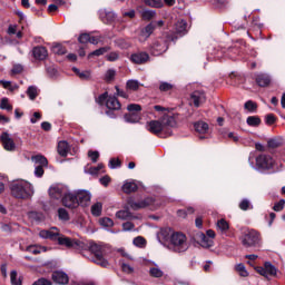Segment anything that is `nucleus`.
Listing matches in <instances>:
<instances>
[{
  "label": "nucleus",
  "mask_w": 285,
  "mask_h": 285,
  "mask_svg": "<svg viewBox=\"0 0 285 285\" xmlns=\"http://www.w3.org/2000/svg\"><path fill=\"white\" fill-rule=\"evenodd\" d=\"M217 228L220 230V233H226L230 226L228 225V222L226 219L222 218L216 224Z\"/></svg>",
  "instance_id": "ea45409f"
},
{
  "label": "nucleus",
  "mask_w": 285,
  "mask_h": 285,
  "mask_svg": "<svg viewBox=\"0 0 285 285\" xmlns=\"http://www.w3.org/2000/svg\"><path fill=\"white\" fill-rule=\"evenodd\" d=\"M239 208L240 210H248V208H250V200L249 199H243L240 203H239Z\"/></svg>",
  "instance_id": "0e129e2a"
},
{
  "label": "nucleus",
  "mask_w": 285,
  "mask_h": 285,
  "mask_svg": "<svg viewBox=\"0 0 285 285\" xmlns=\"http://www.w3.org/2000/svg\"><path fill=\"white\" fill-rule=\"evenodd\" d=\"M58 218L60 219V222H69L70 214H68V210H66V208H59L58 209Z\"/></svg>",
  "instance_id": "58836bf2"
},
{
  "label": "nucleus",
  "mask_w": 285,
  "mask_h": 285,
  "mask_svg": "<svg viewBox=\"0 0 285 285\" xmlns=\"http://www.w3.org/2000/svg\"><path fill=\"white\" fill-rule=\"evenodd\" d=\"M153 204H155V199L153 197H147L140 202H128V205L131 210H140V208H148V206H153Z\"/></svg>",
  "instance_id": "f8f14e48"
},
{
  "label": "nucleus",
  "mask_w": 285,
  "mask_h": 285,
  "mask_svg": "<svg viewBox=\"0 0 285 285\" xmlns=\"http://www.w3.org/2000/svg\"><path fill=\"white\" fill-rule=\"evenodd\" d=\"M126 124H139L141 121V114L129 112L124 115Z\"/></svg>",
  "instance_id": "393cba45"
},
{
  "label": "nucleus",
  "mask_w": 285,
  "mask_h": 285,
  "mask_svg": "<svg viewBox=\"0 0 285 285\" xmlns=\"http://www.w3.org/2000/svg\"><path fill=\"white\" fill-rule=\"evenodd\" d=\"M104 168V164H98L97 167H91L88 169V174L89 175H98L99 174V170H101Z\"/></svg>",
  "instance_id": "680f3d73"
},
{
  "label": "nucleus",
  "mask_w": 285,
  "mask_h": 285,
  "mask_svg": "<svg viewBox=\"0 0 285 285\" xmlns=\"http://www.w3.org/2000/svg\"><path fill=\"white\" fill-rule=\"evenodd\" d=\"M194 128H195V131L199 132L200 135H205V132H208V124L204 121L195 122Z\"/></svg>",
  "instance_id": "c756f323"
},
{
  "label": "nucleus",
  "mask_w": 285,
  "mask_h": 285,
  "mask_svg": "<svg viewBox=\"0 0 285 285\" xmlns=\"http://www.w3.org/2000/svg\"><path fill=\"white\" fill-rule=\"evenodd\" d=\"M11 285H21V279H17V271L10 273Z\"/></svg>",
  "instance_id": "5fc2aeb1"
},
{
  "label": "nucleus",
  "mask_w": 285,
  "mask_h": 285,
  "mask_svg": "<svg viewBox=\"0 0 285 285\" xmlns=\"http://www.w3.org/2000/svg\"><path fill=\"white\" fill-rule=\"evenodd\" d=\"M122 230L125 233L130 232V230H135V224H132L131 222H126L122 224Z\"/></svg>",
  "instance_id": "69168bd1"
},
{
  "label": "nucleus",
  "mask_w": 285,
  "mask_h": 285,
  "mask_svg": "<svg viewBox=\"0 0 285 285\" xmlns=\"http://www.w3.org/2000/svg\"><path fill=\"white\" fill-rule=\"evenodd\" d=\"M70 188L63 184H55L49 188L51 199H63Z\"/></svg>",
  "instance_id": "0eeeda50"
},
{
  "label": "nucleus",
  "mask_w": 285,
  "mask_h": 285,
  "mask_svg": "<svg viewBox=\"0 0 285 285\" xmlns=\"http://www.w3.org/2000/svg\"><path fill=\"white\" fill-rule=\"evenodd\" d=\"M134 245L138 246V248H144V246H146V239L141 236H138L134 238Z\"/></svg>",
  "instance_id": "603ef678"
},
{
  "label": "nucleus",
  "mask_w": 285,
  "mask_h": 285,
  "mask_svg": "<svg viewBox=\"0 0 285 285\" xmlns=\"http://www.w3.org/2000/svg\"><path fill=\"white\" fill-rule=\"evenodd\" d=\"M153 32H155V23L150 22L149 24H147L141 31H140V35H139V41L140 42H144L146 41L147 39L150 38V35H153Z\"/></svg>",
  "instance_id": "6ab92c4d"
},
{
  "label": "nucleus",
  "mask_w": 285,
  "mask_h": 285,
  "mask_svg": "<svg viewBox=\"0 0 285 285\" xmlns=\"http://www.w3.org/2000/svg\"><path fill=\"white\" fill-rule=\"evenodd\" d=\"M126 86L127 90L137 91L139 90V86H141V83L139 82V80H128Z\"/></svg>",
  "instance_id": "79ce46f5"
},
{
  "label": "nucleus",
  "mask_w": 285,
  "mask_h": 285,
  "mask_svg": "<svg viewBox=\"0 0 285 285\" xmlns=\"http://www.w3.org/2000/svg\"><path fill=\"white\" fill-rule=\"evenodd\" d=\"M110 96H108V92H104L102 95H100L98 98H97V104H99L100 106H104V104H106V101H108V98Z\"/></svg>",
  "instance_id": "13d9d810"
},
{
  "label": "nucleus",
  "mask_w": 285,
  "mask_h": 285,
  "mask_svg": "<svg viewBox=\"0 0 285 285\" xmlns=\"http://www.w3.org/2000/svg\"><path fill=\"white\" fill-rule=\"evenodd\" d=\"M116 46H118V48H121L122 50H128V48H130L131 45L126 39L119 38L116 40Z\"/></svg>",
  "instance_id": "37998d69"
},
{
  "label": "nucleus",
  "mask_w": 285,
  "mask_h": 285,
  "mask_svg": "<svg viewBox=\"0 0 285 285\" xmlns=\"http://www.w3.org/2000/svg\"><path fill=\"white\" fill-rule=\"evenodd\" d=\"M76 197L78 199V206H90V199L92 195L86 189L76 190Z\"/></svg>",
  "instance_id": "ddd939ff"
},
{
  "label": "nucleus",
  "mask_w": 285,
  "mask_h": 285,
  "mask_svg": "<svg viewBox=\"0 0 285 285\" xmlns=\"http://www.w3.org/2000/svg\"><path fill=\"white\" fill-rule=\"evenodd\" d=\"M147 130L158 137H167L166 134H164L166 132V129L164 128L161 120H151L147 122Z\"/></svg>",
  "instance_id": "6e6552de"
},
{
  "label": "nucleus",
  "mask_w": 285,
  "mask_h": 285,
  "mask_svg": "<svg viewBox=\"0 0 285 285\" xmlns=\"http://www.w3.org/2000/svg\"><path fill=\"white\" fill-rule=\"evenodd\" d=\"M121 269L124 273H127V275H132V273H135V268L126 263L121 264Z\"/></svg>",
  "instance_id": "6e6d98bb"
},
{
  "label": "nucleus",
  "mask_w": 285,
  "mask_h": 285,
  "mask_svg": "<svg viewBox=\"0 0 285 285\" xmlns=\"http://www.w3.org/2000/svg\"><path fill=\"white\" fill-rule=\"evenodd\" d=\"M27 95L31 101H35L37 97H39V88H37V86H29Z\"/></svg>",
  "instance_id": "7c9ffc66"
},
{
  "label": "nucleus",
  "mask_w": 285,
  "mask_h": 285,
  "mask_svg": "<svg viewBox=\"0 0 285 285\" xmlns=\"http://www.w3.org/2000/svg\"><path fill=\"white\" fill-rule=\"evenodd\" d=\"M145 6H148L149 8H164V1L163 0H145Z\"/></svg>",
  "instance_id": "4c0bfd02"
},
{
  "label": "nucleus",
  "mask_w": 285,
  "mask_h": 285,
  "mask_svg": "<svg viewBox=\"0 0 285 285\" xmlns=\"http://www.w3.org/2000/svg\"><path fill=\"white\" fill-rule=\"evenodd\" d=\"M275 164V160H273V157L268 155H259L256 157V168L261 173H264V170H271Z\"/></svg>",
  "instance_id": "39448f33"
},
{
  "label": "nucleus",
  "mask_w": 285,
  "mask_h": 285,
  "mask_svg": "<svg viewBox=\"0 0 285 285\" xmlns=\"http://www.w3.org/2000/svg\"><path fill=\"white\" fill-rule=\"evenodd\" d=\"M39 235L42 239H51L52 242H59L61 237V233L57 227H51L50 229H43L39 233Z\"/></svg>",
  "instance_id": "9b49d317"
},
{
  "label": "nucleus",
  "mask_w": 285,
  "mask_h": 285,
  "mask_svg": "<svg viewBox=\"0 0 285 285\" xmlns=\"http://www.w3.org/2000/svg\"><path fill=\"white\" fill-rule=\"evenodd\" d=\"M265 275L266 277H268V275H277V268L274 265H272L271 262L265 263Z\"/></svg>",
  "instance_id": "f704fd0d"
},
{
  "label": "nucleus",
  "mask_w": 285,
  "mask_h": 285,
  "mask_svg": "<svg viewBox=\"0 0 285 285\" xmlns=\"http://www.w3.org/2000/svg\"><path fill=\"white\" fill-rule=\"evenodd\" d=\"M10 190L16 199H30L35 195V187L26 180H17L11 183Z\"/></svg>",
  "instance_id": "f257e3e1"
},
{
  "label": "nucleus",
  "mask_w": 285,
  "mask_h": 285,
  "mask_svg": "<svg viewBox=\"0 0 285 285\" xmlns=\"http://www.w3.org/2000/svg\"><path fill=\"white\" fill-rule=\"evenodd\" d=\"M52 52H55V55H66L68 51L62 45L56 43L52 46Z\"/></svg>",
  "instance_id": "c03bdc74"
},
{
  "label": "nucleus",
  "mask_w": 285,
  "mask_h": 285,
  "mask_svg": "<svg viewBox=\"0 0 285 285\" xmlns=\"http://www.w3.org/2000/svg\"><path fill=\"white\" fill-rule=\"evenodd\" d=\"M149 275H150V277L160 278V277H164V271H161V268H159V266L150 267Z\"/></svg>",
  "instance_id": "c9c22d12"
},
{
  "label": "nucleus",
  "mask_w": 285,
  "mask_h": 285,
  "mask_svg": "<svg viewBox=\"0 0 285 285\" xmlns=\"http://www.w3.org/2000/svg\"><path fill=\"white\" fill-rule=\"evenodd\" d=\"M164 128H165V135L168 137L173 135V131H170V128H175L177 126V120H175V117L173 116H164L160 119Z\"/></svg>",
  "instance_id": "4468645a"
},
{
  "label": "nucleus",
  "mask_w": 285,
  "mask_h": 285,
  "mask_svg": "<svg viewBox=\"0 0 285 285\" xmlns=\"http://www.w3.org/2000/svg\"><path fill=\"white\" fill-rule=\"evenodd\" d=\"M196 239L203 248H213L215 242L213 238L206 236V234L199 232L196 234Z\"/></svg>",
  "instance_id": "dca6fc26"
},
{
  "label": "nucleus",
  "mask_w": 285,
  "mask_h": 285,
  "mask_svg": "<svg viewBox=\"0 0 285 285\" xmlns=\"http://www.w3.org/2000/svg\"><path fill=\"white\" fill-rule=\"evenodd\" d=\"M88 157L91 159V161L94 164H97V161L99 159V151L89 150L88 151Z\"/></svg>",
  "instance_id": "052dcab7"
},
{
  "label": "nucleus",
  "mask_w": 285,
  "mask_h": 285,
  "mask_svg": "<svg viewBox=\"0 0 285 285\" xmlns=\"http://www.w3.org/2000/svg\"><path fill=\"white\" fill-rule=\"evenodd\" d=\"M149 59L150 56L148 55V52L145 51H139L130 56V61H132V63H137L138 66H141V63H146Z\"/></svg>",
  "instance_id": "f3484780"
},
{
  "label": "nucleus",
  "mask_w": 285,
  "mask_h": 285,
  "mask_svg": "<svg viewBox=\"0 0 285 285\" xmlns=\"http://www.w3.org/2000/svg\"><path fill=\"white\" fill-rule=\"evenodd\" d=\"M27 253H31L32 255H39L41 253H46L47 248L43 246L30 245L26 247Z\"/></svg>",
  "instance_id": "cd10ccee"
},
{
  "label": "nucleus",
  "mask_w": 285,
  "mask_h": 285,
  "mask_svg": "<svg viewBox=\"0 0 285 285\" xmlns=\"http://www.w3.org/2000/svg\"><path fill=\"white\" fill-rule=\"evenodd\" d=\"M89 250L94 255V257H91V262L98 264V266H102V268H108V266H110L108 261L104 258V247L101 245L90 243Z\"/></svg>",
  "instance_id": "7ed1b4c3"
},
{
  "label": "nucleus",
  "mask_w": 285,
  "mask_h": 285,
  "mask_svg": "<svg viewBox=\"0 0 285 285\" xmlns=\"http://www.w3.org/2000/svg\"><path fill=\"white\" fill-rule=\"evenodd\" d=\"M259 124H262V119H259V117H257V116L247 117L248 126L257 127V126H259Z\"/></svg>",
  "instance_id": "a18cd8bd"
},
{
  "label": "nucleus",
  "mask_w": 285,
  "mask_h": 285,
  "mask_svg": "<svg viewBox=\"0 0 285 285\" xmlns=\"http://www.w3.org/2000/svg\"><path fill=\"white\" fill-rule=\"evenodd\" d=\"M62 206L66 208H79V199L77 198V190L72 191L70 189L67 190L65 197L61 199Z\"/></svg>",
  "instance_id": "423d86ee"
},
{
  "label": "nucleus",
  "mask_w": 285,
  "mask_h": 285,
  "mask_svg": "<svg viewBox=\"0 0 285 285\" xmlns=\"http://www.w3.org/2000/svg\"><path fill=\"white\" fill-rule=\"evenodd\" d=\"M137 184L135 181H127L122 185V190L127 194L130 195V193H136L137 190Z\"/></svg>",
  "instance_id": "c85d7f7f"
},
{
  "label": "nucleus",
  "mask_w": 285,
  "mask_h": 285,
  "mask_svg": "<svg viewBox=\"0 0 285 285\" xmlns=\"http://www.w3.org/2000/svg\"><path fill=\"white\" fill-rule=\"evenodd\" d=\"M58 244H60V246H67V248H75V246H79V240L60 236V238H58Z\"/></svg>",
  "instance_id": "5701e85b"
},
{
  "label": "nucleus",
  "mask_w": 285,
  "mask_h": 285,
  "mask_svg": "<svg viewBox=\"0 0 285 285\" xmlns=\"http://www.w3.org/2000/svg\"><path fill=\"white\" fill-rule=\"evenodd\" d=\"M236 271L239 272L240 277H248V272L246 271V266H244V264H238L236 266Z\"/></svg>",
  "instance_id": "864d4df0"
},
{
  "label": "nucleus",
  "mask_w": 285,
  "mask_h": 285,
  "mask_svg": "<svg viewBox=\"0 0 285 285\" xmlns=\"http://www.w3.org/2000/svg\"><path fill=\"white\" fill-rule=\"evenodd\" d=\"M190 99L196 108H199L200 104L206 101V94L202 91H194L190 96Z\"/></svg>",
  "instance_id": "aec40b11"
},
{
  "label": "nucleus",
  "mask_w": 285,
  "mask_h": 285,
  "mask_svg": "<svg viewBox=\"0 0 285 285\" xmlns=\"http://www.w3.org/2000/svg\"><path fill=\"white\" fill-rule=\"evenodd\" d=\"M127 110L129 112H137V114H139V112H141V105L130 104V105L127 106Z\"/></svg>",
  "instance_id": "3c124183"
},
{
  "label": "nucleus",
  "mask_w": 285,
  "mask_h": 285,
  "mask_svg": "<svg viewBox=\"0 0 285 285\" xmlns=\"http://www.w3.org/2000/svg\"><path fill=\"white\" fill-rule=\"evenodd\" d=\"M99 224L102 226V228H112L115 226V222H112V219L109 217L100 218Z\"/></svg>",
  "instance_id": "e433bc0d"
},
{
  "label": "nucleus",
  "mask_w": 285,
  "mask_h": 285,
  "mask_svg": "<svg viewBox=\"0 0 285 285\" xmlns=\"http://www.w3.org/2000/svg\"><path fill=\"white\" fill-rule=\"evenodd\" d=\"M107 61H117L119 59V52L112 51L106 56Z\"/></svg>",
  "instance_id": "e2e57ef3"
},
{
  "label": "nucleus",
  "mask_w": 285,
  "mask_h": 285,
  "mask_svg": "<svg viewBox=\"0 0 285 285\" xmlns=\"http://www.w3.org/2000/svg\"><path fill=\"white\" fill-rule=\"evenodd\" d=\"M284 204L285 200L281 199L278 203H276L273 207V210H275L276 213H279L281 210H284Z\"/></svg>",
  "instance_id": "338daca9"
},
{
  "label": "nucleus",
  "mask_w": 285,
  "mask_h": 285,
  "mask_svg": "<svg viewBox=\"0 0 285 285\" xmlns=\"http://www.w3.org/2000/svg\"><path fill=\"white\" fill-rule=\"evenodd\" d=\"M244 108L249 112H255L257 110V104L253 102L252 100H248L245 102Z\"/></svg>",
  "instance_id": "8fccbe9b"
},
{
  "label": "nucleus",
  "mask_w": 285,
  "mask_h": 285,
  "mask_svg": "<svg viewBox=\"0 0 285 285\" xmlns=\"http://www.w3.org/2000/svg\"><path fill=\"white\" fill-rule=\"evenodd\" d=\"M102 21L105 23H110V21H114L115 20V13L114 12H102L100 14Z\"/></svg>",
  "instance_id": "de8ad7c7"
},
{
  "label": "nucleus",
  "mask_w": 285,
  "mask_h": 285,
  "mask_svg": "<svg viewBox=\"0 0 285 285\" xmlns=\"http://www.w3.org/2000/svg\"><path fill=\"white\" fill-rule=\"evenodd\" d=\"M106 108L108 110H121V102L115 96H109L106 101Z\"/></svg>",
  "instance_id": "412c9836"
},
{
  "label": "nucleus",
  "mask_w": 285,
  "mask_h": 285,
  "mask_svg": "<svg viewBox=\"0 0 285 285\" xmlns=\"http://www.w3.org/2000/svg\"><path fill=\"white\" fill-rule=\"evenodd\" d=\"M51 279L55 284L58 285H68V282H70V277H68V274L61 271H56L51 275Z\"/></svg>",
  "instance_id": "2eb2a0df"
},
{
  "label": "nucleus",
  "mask_w": 285,
  "mask_h": 285,
  "mask_svg": "<svg viewBox=\"0 0 285 285\" xmlns=\"http://www.w3.org/2000/svg\"><path fill=\"white\" fill-rule=\"evenodd\" d=\"M0 141L2 144V148H4L7 153H14V150H17V144H14V139H12L8 131H3L1 134Z\"/></svg>",
  "instance_id": "9d476101"
},
{
  "label": "nucleus",
  "mask_w": 285,
  "mask_h": 285,
  "mask_svg": "<svg viewBox=\"0 0 285 285\" xmlns=\"http://www.w3.org/2000/svg\"><path fill=\"white\" fill-rule=\"evenodd\" d=\"M104 206L101 205V203H96L91 206V215H94L95 217H99L101 215V210H102Z\"/></svg>",
  "instance_id": "a19ab883"
},
{
  "label": "nucleus",
  "mask_w": 285,
  "mask_h": 285,
  "mask_svg": "<svg viewBox=\"0 0 285 285\" xmlns=\"http://www.w3.org/2000/svg\"><path fill=\"white\" fill-rule=\"evenodd\" d=\"M170 249L174 250V253H186V250H188V240L186 235L179 232L171 234Z\"/></svg>",
  "instance_id": "f03ea898"
},
{
  "label": "nucleus",
  "mask_w": 285,
  "mask_h": 285,
  "mask_svg": "<svg viewBox=\"0 0 285 285\" xmlns=\"http://www.w3.org/2000/svg\"><path fill=\"white\" fill-rule=\"evenodd\" d=\"M140 14L145 21H150V19H155V17H157V11L145 9L140 12Z\"/></svg>",
  "instance_id": "2f4dec72"
},
{
  "label": "nucleus",
  "mask_w": 285,
  "mask_h": 285,
  "mask_svg": "<svg viewBox=\"0 0 285 285\" xmlns=\"http://www.w3.org/2000/svg\"><path fill=\"white\" fill-rule=\"evenodd\" d=\"M159 90L161 92H168V90H173V85L170 82H160Z\"/></svg>",
  "instance_id": "4d7b16f0"
},
{
  "label": "nucleus",
  "mask_w": 285,
  "mask_h": 285,
  "mask_svg": "<svg viewBox=\"0 0 285 285\" xmlns=\"http://www.w3.org/2000/svg\"><path fill=\"white\" fill-rule=\"evenodd\" d=\"M31 160L38 164V166H42V167L48 166V158L46 156L37 155L31 157Z\"/></svg>",
  "instance_id": "72a5a7b5"
},
{
  "label": "nucleus",
  "mask_w": 285,
  "mask_h": 285,
  "mask_svg": "<svg viewBox=\"0 0 285 285\" xmlns=\"http://www.w3.org/2000/svg\"><path fill=\"white\" fill-rule=\"evenodd\" d=\"M68 153H70V145L68 141L61 140L58 142V154L60 157H68Z\"/></svg>",
  "instance_id": "a878e982"
},
{
  "label": "nucleus",
  "mask_w": 285,
  "mask_h": 285,
  "mask_svg": "<svg viewBox=\"0 0 285 285\" xmlns=\"http://www.w3.org/2000/svg\"><path fill=\"white\" fill-rule=\"evenodd\" d=\"M256 82L258 86H261L262 88L268 86V83H271V77L265 73H259L256 77Z\"/></svg>",
  "instance_id": "bb28decb"
},
{
  "label": "nucleus",
  "mask_w": 285,
  "mask_h": 285,
  "mask_svg": "<svg viewBox=\"0 0 285 285\" xmlns=\"http://www.w3.org/2000/svg\"><path fill=\"white\" fill-rule=\"evenodd\" d=\"M0 83L2 85V88H4L6 90H10L11 92L19 88L17 85L12 86V82L8 80H0Z\"/></svg>",
  "instance_id": "49530a36"
},
{
  "label": "nucleus",
  "mask_w": 285,
  "mask_h": 285,
  "mask_svg": "<svg viewBox=\"0 0 285 285\" xmlns=\"http://www.w3.org/2000/svg\"><path fill=\"white\" fill-rule=\"evenodd\" d=\"M240 242L245 248H253L259 244V234L255 229H246L240 237Z\"/></svg>",
  "instance_id": "20e7f679"
},
{
  "label": "nucleus",
  "mask_w": 285,
  "mask_h": 285,
  "mask_svg": "<svg viewBox=\"0 0 285 285\" xmlns=\"http://www.w3.org/2000/svg\"><path fill=\"white\" fill-rule=\"evenodd\" d=\"M0 108L1 110H12V105H10V100L8 98H2L0 101Z\"/></svg>",
  "instance_id": "09e8293b"
},
{
  "label": "nucleus",
  "mask_w": 285,
  "mask_h": 285,
  "mask_svg": "<svg viewBox=\"0 0 285 285\" xmlns=\"http://www.w3.org/2000/svg\"><path fill=\"white\" fill-rule=\"evenodd\" d=\"M117 75V71H115L114 69H108L106 71V75H105V79L107 81H112V79H115V76Z\"/></svg>",
  "instance_id": "bf43d9fd"
},
{
  "label": "nucleus",
  "mask_w": 285,
  "mask_h": 285,
  "mask_svg": "<svg viewBox=\"0 0 285 285\" xmlns=\"http://www.w3.org/2000/svg\"><path fill=\"white\" fill-rule=\"evenodd\" d=\"M32 285H52V282L48 281V278H39Z\"/></svg>",
  "instance_id": "774afa93"
},
{
  "label": "nucleus",
  "mask_w": 285,
  "mask_h": 285,
  "mask_svg": "<svg viewBox=\"0 0 285 285\" xmlns=\"http://www.w3.org/2000/svg\"><path fill=\"white\" fill-rule=\"evenodd\" d=\"M72 71L81 79L82 81H90L92 79V71L90 70H85L81 71L77 67L72 68Z\"/></svg>",
  "instance_id": "b1692460"
},
{
  "label": "nucleus",
  "mask_w": 285,
  "mask_h": 285,
  "mask_svg": "<svg viewBox=\"0 0 285 285\" xmlns=\"http://www.w3.org/2000/svg\"><path fill=\"white\" fill-rule=\"evenodd\" d=\"M166 50H168V42L161 38L155 40L150 47V52L155 57H159V55H164Z\"/></svg>",
  "instance_id": "1a4fd4ad"
},
{
  "label": "nucleus",
  "mask_w": 285,
  "mask_h": 285,
  "mask_svg": "<svg viewBox=\"0 0 285 285\" xmlns=\"http://www.w3.org/2000/svg\"><path fill=\"white\" fill-rule=\"evenodd\" d=\"M175 32L179 35V37H184L188 32V23L186 20H178L175 24Z\"/></svg>",
  "instance_id": "4be33fe9"
},
{
  "label": "nucleus",
  "mask_w": 285,
  "mask_h": 285,
  "mask_svg": "<svg viewBox=\"0 0 285 285\" xmlns=\"http://www.w3.org/2000/svg\"><path fill=\"white\" fill-rule=\"evenodd\" d=\"M116 217L117 219H122V220L132 219V213H130V210L128 209H121L116 213Z\"/></svg>",
  "instance_id": "473e14b6"
},
{
  "label": "nucleus",
  "mask_w": 285,
  "mask_h": 285,
  "mask_svg": "<svg viewBox=\"0 0 285 285\" xmlns=\"http://www.w3.org/2000/svg\"><path fill=\"white\" fill-rule=\"evenodd\" d=\"M32 55L38 61H46L48 59V49L43 46L33 47Z\"/></svg>",
  "instance_id": "a211bd4d"
}]
</instances>
